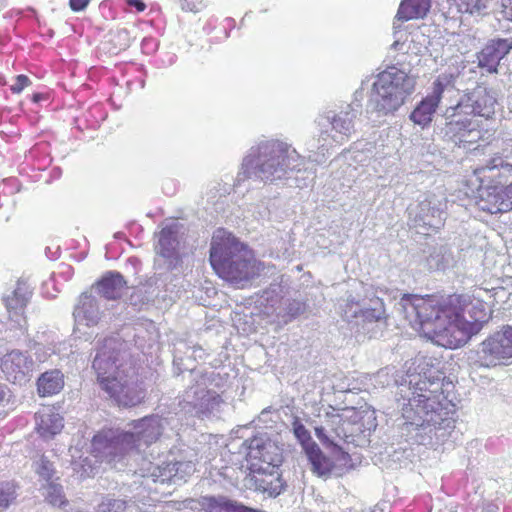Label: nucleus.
I'll return each instance as SVG.
<instances>
[{
    "label": "nucleus",
    "instance_id": "f257e3e1",
    "mask_svg": "<svg viewBox=\"0 0 512 512\" xmlns=\"http://www.w3.org/2000/svg\"><path fill=\"white\" fill-rule=\"evenodd\" d=\"M400 378L394 382L399 387L397 401L404 424L413 428L419 444H443L455 428L454 420L435 397L442 388L443 373L433 368L430 359L420 356Z\"/></svg>",
    "mask_w": 512,
    "mask_h": 512
},
{
    "label": "nucleus",
    "instance_id": "58836bf2",
    "mask_svg": "<svg viewBox=\"0 0 512 512\" xmlns=\"http://www.w3.org/2000/svg\"><path fill=\"white\" fill-rule=\"evenodd\" d=\"M99 512H133V507L125 500L107 498L99 504Z\"/></svg>",
    "mask_w": 512,
    "mask_h": 512
},
{
    "label": "nucleus",
    "instance_id": "c03bdc74",
    "mask_svg": "<svg viewBox=\"0 0 512 512\" xmlns=\"http://www.w3.org/2000/svg\"><path fill=\"white\" fill-rule=\"evenodd\" d=\"M315 435L319 439V441L322 442L324 445L334 447L338 446V444L335 443V440L327 434V430L324 427H316Z\"/></svg>",
    "mask_w": 512,
    "mask_h": 512
},
{
    "label": "nucleus",
    "instance_id": "c756f323",
    "mask_svg": "<svg viewBox=\"0 0 512 512\" xmlns=\"http://www.w3.org/2000/svg\"><path fill=\"white\" fill-rule=\"evenodd\" d=\"M36 429L41 437L50 439L60 433L63 428V418L49 408H44L35 414Z\"/></svg>",
    "mask_w": 512,
    "mask_h": 512
},
{
    "label": "nucleus",
    "instance_id": "6e6552de",
    "mask_svg": "<svg viewBox=\"0 0 512 512\" xmlns=\"http://www.w3.org/2000/svg\"><path fill=\"white\" fill-rule=\"evenodd\" d=\"M360 115L361 105L358 102L319 115L316 119L319 128L317 153L324 156L330 148L346 143L355 133V123Z\"/></svg>",
    "mask_w": 512,
    "mask_h": 512
},
{
    "label": "nucleus",
    "instance_id": "7ed1b4c3",
    "mask_svg": "<svg viewBox=\"0 0 512 512\" xmlns=\"http://www.w3.org/2000/svg\"><path fill=\"white\" fill-rule=\"evenodd\" d=\"M122 343L116 337L99 342L92 367L97 383L110 399L119 406L133 407L145 398L144 389L138 384L134 368L123 361Z\"/></svg>",
    "mask_w": 512,
    "mask_h": 512
},
{
    "label": "nucleus",
    "instance_id": "4d7b16f0",
    "mask_svg": "<svg viewBox=\"0 0 512 512\" xmlns=\"http://www.w3.org/2000/svg\"><path fill=\"white\" fill-rule=\"evenodd\" d=\"M6 5V0H0V10Z\"/></svg>",
    "mask_w": 512,
    "mask_h": 512
},
{
    "label": "nucleus",
    "instance_id": "e433bc0d",
    "mask_svg": "<svg viewBox=\"0 0 512 512\" xmlns=\"http://www.w3.org/2000/svg\"><path fill=\"white\" fill-rule=\"evenodd\" d=\"M43 488L46 490L45 498L51 505L61 507L66 503L63 488L59 483L52 480L43 485Z\"/></svg>",
    "mask_w": 512,
    "mask_h": 512
},
{
    "label": "nucleus",
    "instance_id": "864d4df0",
    "mask_svg": "<svg viewBox=\"0 0 512 512\" xmlns=\"http://www.w3.org/2000/svg\"><path fill=\"white\" fill-rule=\"evenodd\" d=\"M5 396H6V386L0 384V404L4 400Z\"/></svg>",
    "mask_w": 512,
    "mask_h": 512
},
{
    "label": "nucleus",
    "instance_id": "09e8293b",
    "mask_svg": "<svg viewBox=\"0 0 512 512\" xmlns=\"http://www.w3.org/2000/svg\"><path fill=\"white\" fill-rule=\"evenodd\" d=\"M127 5L134 7L137 12H142L146 8V4L143 0H126Z\"/></svg>",
    "mask_w": 512,
    "mask_h": 512
},
{
    "label": "nucleus",
    "instance_id": "39448f33",
    "mask_svg": "<svg viewBox=\"0 0 512 512\" xmlns=\"http://www.w3.org/2000/svg\"><path fill=\"white\" fill-rule=\"evenodd\" d=\"M210 263L222 279L241 288L261 269L253 252L224 229L216 230L212 237Z\"/></svg>",
    "mask_w": 512,
    "mask_h": 512
},
{
    "label": "nucleus",
    "instance_id": "f03ea898",
    "mask_svg": "<svg viewBox=\"0 0 512 512\" xmlns=\"http://www.w3.org/2000/svg\"><path fill=\"white\" fill-rule=\"evenodd\" d=\"M308 164L291 143L279 138H262L244 155L236 184L254 179L265 184L305 188L315 177Z\"/></svg>",
    "mask_w": 512,
    "mask_h": 512
},
{
    "label": "nucleus",
    "instance_id": "a211bd4d",
    "mask_svg": "<svg viewBox=\"0 0 512 512\" xmlns=\"http://www.w3.org/2000/svg\"><path fill=\"white\" fill-rule=\"evenodd\" d=\"M463 115L465 114L454 110L453 107L446 110V122L444 127L441 128L443 138L455 143H462V141H470L469 136L471 134L478 136L479 130L476 129L475 123Z\"/></svg>",
    "mask_w": 512,
    "mask_h": 512
},
{
    "label": "nucleus",
    "instance_id": "4c0bfd02",
    "mask_svg": "<svg viewBox=\"0 0 512 512\" xmlns=\"http://www.w3.org/2000/svg\"><path fill=\"white\" fill-rule=\"evenodd\" d=\"M16 485L11 481H0V510H4L16 499Z\"/></svg>",
    "mask_w": 512,
    "mask_h": 512
},
{
    "label": "nucleus",
    "instance_id": "20e7f679",
    "mask_svg": "<svg viewBox=\"0 0 512 512\" xmlns=\"http://www.w3.org/2000/svg\"><path fill=\"white\" fill-rule=\"evenodd\" d=\"M163 419L158 415L146 416L133 422V431L102 430L92 439V453L101 462L116 465L127 454L158 440L163 431Z\"/></svg>",
    "mask_w": 512,
    "mask_h": 512
},
{
    "label": "nucleus",
    "instance_id": "393cba45",
    "mask_svg": "<svg viewBox=\"0 0 512 512\" xmlns=\"http://www.w3.org/2000/svg\"><path fill=\"white\" fill-rule=\"evenodd\" d=\"M97 298L90 292L82 293L74 307L73 317L77 324L87 327L96 326L101 319Z\"/></svg>",
    "mask_w": 512,
    "mask_h": 512
},
{
    "label": "nucleus",
    "instance_id": "2f4dec72",
    "mask_svg": "<svg viewBox=\"0 0 512 512\" xmlns=\"http://www.w3.org/2000/svg\"><path fill=\"white\" fill-rule=\"evenodd\" d=\"M306 456L311 464V470L319 477H327L333 469V462L325 456L316 444L306 446Z\"/></svg>",
    "mask_w": 512,
    "mask_h": 512
},
{
    "label": "nucleus",
    "instance_id": "13d9d810",
    "mask_svg": "<svg viewBox=\"0 0 512 512\" xmlns=\"http://www.w3.org/2000/svg\"><path fill=\"white\" fill-rule=\"evenodd\" d=\"M393 29L395 30V32L397 31V29H399V26H397L396 21L393 23Z\"/></svg>",
    "mask_w": 512,
    "mask_h": 512
},
{
    "label": "nucleus",
    "instance_id": "412c9836",
    "mask_svg": "<svg viewBox=\"0 0 512 512\" xmlns=\"http://www.w3.org/2000/svg\"><path fill=\"white\" fill-rule=\"evenodd\" d=\"M280 304L281 298L275 291H265L260 298V305L264 307L263 312L267 316H288L292 319L302 315L307 309V304L300 300H289L283 308Z\"/></svg>",
    "mask_w": 512,
    "mask_h": 512
},
{
    "label": "nucleus",
    "instance_id": "49530a36",
    "mask_svg": "<svg viewBox=\"0 0 512 512\" xmlns=\"http://www.w3.org/2000/svg\"><path fill=\"white\" fill-rule=\"evenodd\" d=\"M390 370L389 368H385L380 370L376 375V382L381 384L382 386H389L392 379L390 376Z\"/></svg>",
    "mask_w": 512,
    "mask_h": 512
},
{
    "label": "nucleus",
    "instance_id": "c9c22d12",
    "mask_svg": "<svg viewBox=\"0 0 512 512\" xmlns=\"http://www.w3.org/2000/svg\"><path fill=\"white\" fill-rule=\"evenodd\" d=\"M461 13L480 16L486 13L489 0H453Z\"/></svg>",
    "mask_w": 512,
    "mask_h": 512
},
{
    "label": "nucleus",
    "instance_id": "9b49d317",
    "mask_svg": "<svg viewBox=\"0 0 512 512\" xmlns=\"http://www.w3.org/2000/svg\"><path fill=\"white\" fill-rule=\"evenodd\" d=\"M221 403L220 395L214 390L207 389L206 379L201 377L185 390L180 406L185 413L204 417L217 411Z\"/></svg>",
    "mask_w": 512,
    "mask_h": 512
},
{
    "label": "nucleus",
    "instance_id": "5701e85b",
    "mask_svg": "<svg viewBox=\"0 0 512 512\" xmlns=\"http://www.w3.org/2000/svg\"><path fill=\"white\" fill-rule=\"evenodd\" d=\"M511 50V39H492L477 54L478 66L489 73H495L497 72L500 60Z\"/></svg>",
    "mask_w": 512,
    "mask_h": 512
},
{
    "label": "nucleus",
    "instance_id": "72a5a7b5",
    "mask_svg": "<svg viewBox=\"0 0 512 512\" xmlns=\"http://www.w3.org/2000/svg\"><path fill=\"white\" fill-rule=\"evenodd\" d=\"M63 374L59 370L45 372L38 379V392L41 396H51L63 388Z\"/></svg>",
    "mask_w": 512,
    "mask_h": 512
},
{
    "label": "nucleus",
    "instance_id": "423d86ee",
    "mask_svg": "<svg viewBox=\"0 0 512 512\" xmlns=\"http://www.w3.org/2000/svg\"><path fill=\"white\" fill-rule=\"evenodd\" d=\"M474 176L479 183L476 205L482 211L496 214L512 209V165L495 157L477 167Z\"/></svg>",
    "mask_w": 512,
    "mask_h": 512
},
{
    "label": "nucleus",
    "instance_id": "f8f14e48",
    "mask_svg": "<svg viewBox=\"0 0 512 512\" xmlns=\"http://www.w3.org/2000/svg\"><path fill=\"white\" fill-rule=\"evenodd\" d=\"M478 357L485 367L504 364L512 358V326H504L486 338L479 347Z\"/></svg>",
    "mask_w": 512,
    "mask_h": 512
},
{
    "label": "nucleus",
    "instance_id": "603ef678",
    "mask_svg": "<svg viewBox=\"0 0 512 512\" xmlns=\"http://www.w3.org/2000/svg\"><path fill=\"white\" fill-rule=\"evenodd\" d=\"M403 45L404 43L400 42L399 39L395 40L392 45H391V48L393 50H402L403 49Z\"/></svg>",
    "mask_w": 512,
    "mask_h": 512
},
{
    "label": "nucleus",
    "instance_id": "473e14b6",
    "mask_svg": "<svg viewBox=\"0 0 512 512\" xmlns=\"http://www.w3.org/2000/svg\"><path fill=\"white\" fill-rule=\"evenodd\" d=\"M385 318L384 303L380 298H376L371 300L369 307L364 305L359 317L360 324L356 326L360 327L363 332H370V325L383 322Z\"/></svg>",
    "mask_w": 512,
    "mask_h": 512
},
{
    "label": "nucleus",
    "instance_id": "3c124183",
    "mask_svg": "<svg viewBox=\"0 0 512 512\" xmlns=\"http://www.w3.org/2000/svg\"><path fill=\"white\" fill-rule=\"evenodd\" d=\"M505 16L512 20V0H502Z\"/></svg>",
    "mask_w": 512,
    "mask_h": 512
},
{
    "label": "nucleus",
    "instance_id": "6ab92c4d",
    "mask_svg": "<svg viewBox=\"0 0 512 512\" xmlns=\"http://www.w3.org/2000/svg\"><path fill=\"white\" fill-rule=\"evenodd\" d=\"M179 230L180 225L174 222L163 227L159 233L158 245L156 247L158 254L157 262L162 260L167 270L176 268L180 263L178 252Z\"/></svg>",
    "mask_w": 512,
    "mask_h": 512
},
{
    "label": "nucleus",
    "instance_id": "4468645a",
    "mask_svg": "<svg viewBox=\"0 0 512 512\" xmlns=\"http://www.w3.org/2000/svg\"><path fill=\"white\" fill-rule=\"evenodd\" d=\"M496 106V93L492 89L478 85L465 92L453 109L465 115L489 119L495 114Z\"/></svg>",
    "mask_w": 512,
    "mask_h": 512
},
{
    "label": "nucleus",
    "instance_id": "79ce46f5",
    "mask_svg": "<svg viewBox=\"0 0 512 512\" xmlns=\"http://www.w3.org/2000/svg\"><path fill=\"white\" fill-rule=\"evenodd\" d=\"M181 9L186 12H198L203 7V0H176Z\"/></svg>",
    "mask_w": 512,
    "mask_h": 512
},
{
    "label": "nucleus",
    "instance_id": "cd10ccee",
    "mask_svg": "<svg viewBox=\"0 0 512 512\" xmlns=\"http://www.w3.org/2000/svg\"><path fill=\"white\" fill-rule=\"evenodd\" d=\"M256 490L269 497H277L284 490V482L278 472V467L264 471H252Z\"/></svg>",
    "mask_w": 512,
    "mask_h": 512
},
{
    "label": "nucleus",
    "instance_id": "a878e982",
    "mask_svg": "<svg viewBox=\"0 0 512 512\" xmlns=\"http://www.w3.org/2000/svg\"><path fill=\"white\" fill-rule=\"evenodd\" d=\"M127 289V282L124 277L119 272L109 271L93 285L91 291L95 290L96 293L107 300H116L121 298Z\"/></svg>",
    "mask_w": 512,
    "mask_h": 512
},
{
    "label": "nucleus",
    "instance_id": "bf43d9fd",
    "mask_svg": "<svg viewBox=\"0 0 512 512\" xmlns=\"http://www.w3.org/2000/svg\"><path fill=\"white\" fill-rule=\"evenodd\" d=\"M249 512H258V511H256V510H252V509H249Z\"/></svg>",
    "mask_w": 512,
    "mask_h": 512
},
{
    "label": "nucleus",
    "instance_id": "2eb2a0df",
    "mask_svg": "<svg viewBox=\"0 0 512 512\" xmlns=\"http://www.w3.org/2000/svg\"><path fill=\"white\" fill-rule=\"evenodd\" d=\"M192 461H175L154 463L144 461L141 467L142 476L150 478L153 482L179 483L186 482L187 478L195 472Z\"/></svg>",
    "mask_w": 512,
    "mask_h": 512
},
{
    "label": "nucleus",
    "instance_id": "aec40b11",
    "mask_svg": "<svg viewBox=\"0 0 512 512\" xmlns=\"http://www.w3.org/2000/svg\"><path fill=\"white\" fill-rule=\"evenodd\" d=\"M444 85L437 79L433 83V91L421 100V102L411 112L409 119L422 129L427 128L436 113V110L441 102Z\"/></svg>",
    "mask_w": 512,
    "mask_h": 512
},
{
    "label": "nucleus",
    "instance_id": "ddd939ff",
    "mask_svg": "<svg viewBox=\"0 0 512 512\" xmlns=\"http://www.w3.org/2000/svg\"><path fill=\"white\" fill-rule=\"evenodd\" d=\"M247 460L251 471H264L279 467L282 462L280 447L266 435L255 436L247 441Z\"/></svg>",
    "mask_w": 512,
    "mask_h": 512
},
{
    "label": "nucleus",
    "instance_id": "7c9ffc66",
    "mask_svg": "<svg viewBox=\"0 0 512 512\" xmlns=\"http://www.w3.org/2000/svg\"><path fill=\"white\" fill-rule=\"evenodd\" d=\"M431 7V0H402L395 19L408 21L426 16Z\"/></svg>",
    "mask_w": 512,
    "mask_h": 512
},
{
    "label": "nucleus",
    "instance_id": "8fccbe9b",
    "mask_svg": "<svg viewBox=\"0 0 512 512\" xmlns=\"http://www.w3.org/2000/svg\"><path fill=\"white\" fill-rule=\"evenodd\" d=\"M59 269L60 270L58 271V275H63L66 277V279L70 278L73 274V268L70 265L61 264Z\"/></svg>",
    "mask_w": 512,
    "mask_h": 512
},
{
    "label": "nucleus",
    "instance_id": "4be33fe9",
    "mask_svg": "<svg viewBox=\"0 0 512 512\" xmlns=\"http://www.w3.org/2000/svg\"><path fill=\"white\" fill-rule=\"evenodd\" d=\"M385 81H387L385 86L389 87L387 89L388 92L393 94L400 92L404 102L415 89L414 78L395 66L388 67L386 70L379 73L374 83L380 86L384 84Z\"/></svg>",
    "mask_w": 512,
    "mask_h": 512
},
{
    "label": "nucleus",
    "instance_id": "f704fd0d",
    "mask_svg": "<svg viewBox=\"0 0 512 512\" xmlns=\"http://www.w3.org/2000/svg\"><path fill=\"white\" fill-rule=\"evenodd\" d=\"M340 307L344 320L348 323L354 324L355 326L360 324L359 317L364 304H361L359 301H356L353 297L349 296Z\"/></svg>",
    "mask_w": 512,
    "mask_h": 512
},
{
    "label": "nucleus",
    "instance_id": "6e6d98bb",
    "mask_svg": "<svg viewBox=\"0 0 512 512\" xmlns=\"http://www.w3.org/2000/svg\"><path fill=\"white\" fill-rule=\"evenodd\" d=\"M43 98L42 94L36 93L33 95V101L39 102Z\"/></svg>",
    "mask_w": 512,
    "mask_h": 512
},
{
    "label": "nucleus",
    "instance_id": "37998d69",
    "mask_svg": "<svg viewBox=\"0 0 512 512\" xmlns=\"http://www.w3.org/2000/svg\"><path fill=\"white\" fill-rule=\"evenodd\" d=\"M31 84L30 79L26 75H18L15 77L14 83L10 86V89L13 93H20L24 88L28 87Z\"/></svg>",
    "mask_w": 512,
    "mask_h": 512
},
{
    "label": "nucleus",
    "instance_id": "a19ab883",
    "mask_svg": "<svg viewBox=\"0 0 512 512\" xmlns=\"http://www.w3.org/2000/svg\"><path fill=\"white\" fill-rule=\"evenodd\" d=\"M293 432L295 437L300 441L303 445L304 450L306 451V446L309 444H315L311 441V436L306 427L298 420L293 422Z\"/></svg>",
    "mask_w": 512,
    "mask_h": 512
},
{
    "label": "nucleus",
    "instance_id": "f3484780",
    "mask_svg": "<svg viewBox=\"0 0 512 512\" xmlns=\"http://www.w3.org/2000/svg\"><path fill=\"white\" fill-rule=\"evenodd\" d=\"M35 369V361L20 350H12L3 356L1 370L6 379L13 383H25Z\"/></svg>",
    "mask_w": 512,
    "mask_h": 512
},
{
    "label": "nucleus",
    "instance_id": "bb28decb",
    "mask_svg": "<svg viewBox=\"0 0 512 512\" xmlns=\"http://www.w3.org/2000/svg\"><path fill=\"white\" fill-rule=\"evenodd\" d=\"M197 504L204 512H244L246 508L225 496H202L197 501H185V507L195 509Z\"/></svg>",
    "mask_w": 512,
    "mask_h": 512
},
{
    "label": "nucleus",
    "instance_id": "9d476101",
    "mask_svg": "<svg viewBox=\"0 0 512 512\" xmlns=\"http://www.w3.org/2000/svg\"><path fill=\"white\" fill-rule=\"evenodd\" d=\"M446 200L429 194L408 208L409 221L420 234H429L440 229L445 222Z\"/></svg>",
    "mask_w": 512,
    "mask_h": 512
},
{
    "label": "nucleus",
    "instance_id": "a18cd8bd",
    "mask_svg": "<svg viewBox=\"0 0 512 512\" xmlns=\"http://www.w3.org/2000/svg\"><path fill=\"white\" fill-rule=\"evenodd\" d=\"M141 49L147 55L152 54L158 49V42L152 37H146L141 42Z\"/></svg>",
    "mask_w": 512,
    "mask_h": 512
},
{
    "label": "nucleus",
    "instance_id": "dca6fc26",
    "mask_svg": "<svg viewBox=\"0 0 512 512\" xmlns=\"http://www.w3.org/2000/svg\"><path fill=\"white\" fill-rule=\"evenodd\" d=\"M31 296L32 287L24 280H18L15 287L3 295V302L12 328L23 329L25 327V309Z\"/></svg>",
    "mask_w": 512,
    "mask_h": 512
},
{
    "label": "nucleus",
    "instance_id": "de8ad7c7",
    "mask_svg": "<svg viewBox=\"0 0 512 512\" xmlns=\"http://www.w3.org/2000/svg\"><path fill=\"white\" fill-rule=\"evenodd\" d=\"M91 0H69V6L72 11L79 12L84 10Z\"/></svg>",
    "mask_w": 512,
    "mask_h": 512
},
{
    "label": "nucleus",
    "instance_id": "ea45409f",
    "mask_svg": "<svg viewBox=\"0 0 512 512\" xmlns=\"http://www.w3.org/2000/svg\"><path fill=\"white\" fill-rule=\"evenodd\" d=\"M35 471L46 483L53 480L55 473L53 464L45 456H41L35 462Z\"/></svg>",
    "mask_w": 512,
    "mask_h": 512
},
{
    "label": "nucleus",
    "instance_id": "0eeeda50",
    "mask_svg": "<svg viewBox=\"0 0 512 512\" xmlns=\"http://www.w3.org/2000/svg\"><path fill=\"white\" fill-rule=\"evenodd\" d=\"M397 309L404 314L411 326L427 330L439 345L447 347L442 340L440 326L447 329L450 325V318L454 314L453 306L442 304L433 296L405 294L397 303Z\"/></svg>",
    "mask_w": 512,
    "mask_h": 512
},
{
    "label": "nucleus",
    "instance_id": "c85d7f7f",
    "mask_svg": "<svg viewBox=\"0 0 512 512\" xmlns=\"http://www.w3.org/2000/svg\"><path fill=\"white\" fill-rule=\"evenodd\" d=\"M424 254V267L429 271L446 270L456 263L453 252L444 245L430 247Z\"/></svg>",
    "mask_w": 512,
    "mask_h": 512
},
{
    "label": "nucleus",
    "instance_id": "b1692460",
    "mask_svg": "<svg viewBox=\"0 0 512 512\" xmlns=\"http://www.w3.org/2000/svg\"><path fill=\"white\" fill-rule=\"evenodd\" d=\"M387 81L380 86L373 83L372 92L369 99V105L372 109L382 115L393 114L396 112L405 102L401 93H389L388 86H385Z\"/></svg>",
    "mask_w": 512,
    "mask_h": 512
},
{
    "label": "nucleus",
    "instance_id": "5fc2aeb1",
    "mask_svg": "<svg viewBox=\"0 0 512 512\" xmlns=\"http://www.w3.org/2000/svg\"><path fill=\"white\" fill-rule=\"evenodd\" d=\"M480 138V133L478 134V136H475L474 134H471L469 136V139H471L470 141H462V143H473V142H476L477 139Z\"/></svg>",
    "mask_w": 512,
    "mask_h": 512
},
{
    "label": "nucleus",
    "instance_id": "1a4fd4ad",
    "mask_svg": "<svg viewBox=\"0 0 512 512\" xmlns=\"http://www.w3.org/2000/svg\"><path fill=\"white\" fill-rule=\"evenodd\" d=\"M454 308L450 325L445 329L440 326L442 340L448 348L455 349L464 345L472 335L478 333L483 323L488 321L485 303L479 299L470 300L461 307L460 311Z\"/></svg>",
    "mask_w": 512,
    "mask_h": 512
}]
</instances>
